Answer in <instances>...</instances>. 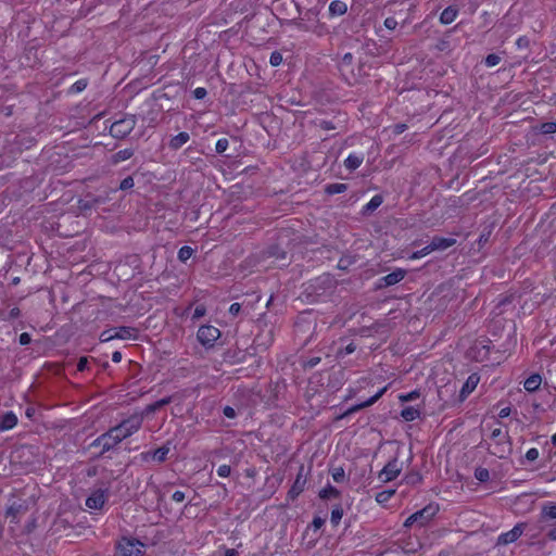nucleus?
<instances>
[{
  "instance_id": "a19ab883",
  "label": "nucleus",
  "mask_w": 556,
  "mask_h": 556,
  "mask_svg": "<svg viewBox=\"0 0 556 556\" xmlns=\"http://www.w3.org/2000/svg\"><path fill=\"white\" fill-rule=\"evenodd\" d=\"M269 63L271 66H279L282 63V54L278 51H274L270 54Z\"/></svg>"
},
{
  "instance_id": "6e6d98bb",
  "label": "nucleus",
  "mask_w": 556,
  "mask_h": 556,
  "mask_svg": "<svg viewBox=\"0 0 556 556\" xmlns=\"http://www.w3.org/2000/svg\"><path fill=\"white\" fill-rule=\"evenodd\" d=\"M407 126L406 124H396L393 126V134L401 135L406 130Z\"/></svg>"
},
{
  "instance_id": "bb28decb",
  "label": "nucleus",
  "mask_w": 556,
  "mask_h": 556,
  "mask_svg": "<svg viewBox=\"0 0 556 556\" xmlns=\"http://www.w3.org/2000/svg\"><path fill=\"white\" fill-rule=\"evenodd\" d=\"M172 402V396H167V397H163L152 404H149L147 407H146V413L147 414H151V413H154L156 412L157 409L162 408L163 406L165 405H168L169 403Z\"/></svg>"
},
{
  "instance_id": "7c9ffc66",
  "label": "nucleus",
  "mask_w": 556,
  "mask_h": 556,
  "mask_svg": "<svg viewBox=\"0 0 556 556\" xmlns=\"http://www.w3.org/2000/svg\"><path fill=\"white\" fill-rule=\"evenodd\" d=\"M542 516L548 519H556V504L549 503L542 507Z\"/></svg>"
},
{
  "instance_id": "13d9d810",
  "label": "nucleus",
  "mask_w": 556,
  "mask_h": 556,
  "mask_svg": "<svg viewBox=\"0 0 556 556\" xmlns=\"http://www.w3.org/2000/svg\"><path fill=\"white\" fill-rule=\"evenodd\" d=\"M355 350H356V345H355L354 343H352V342H351L350 344H348V345L344 348V350H342V351L340 352V354H345V355H348V354H352L353 352H355Z\"/></svg>"
},
{
  "instance_id": "8fccbe9b",
  "label": "nucleus",
  "mask_w": 556,
  "mask_h": 556,
  "mask_svg": "<svg viewBox=\"0 0 556 556\" xmlns=\"http://www.w3.org/2000/svg\"><path fill=\"white\" fill-rule=\"evenodd\" d=\"M172 498L174 502L181 503L186 498V494L182 491H176L173 493Z\"/></svg>"
},
{
  "instance_id": "37998d69",
  "label": "nucleus",
  "mask_w": 556,
  "mask_h": 556,
  "mask_svg": "<svg viewBox=\"0 0 556 556\" xmlns=\"http://www.w3.org/2000/svg\"><path fill=\"white\" fill-rule=\"evenodd\" d=\"M132 187H134V179L130 176H127L126 178H124L119 184L121 190H128Z\"/></svg>"
},
{
  "instance_id": "cd10ccee",
  "label": "nucleus",
  "mask_w": 556,
  "mask_h": 556,
  "mask_svg": "<svg viewBox=\"0 0 556 556\" xmlns=\"http://www.w3.org/2000/svg\"><path fill=\"white\" fill-rule=\"evenodd\" d=\"M132 155L134 151L131 149H124L116 152L113 159L115 163H119L129 160Z\"/></svg>"
},
{
  "instance_id": "f704fd0d",
  "label": "nucleus",
  "mask_w": 556,
  "mask_h": 556,
  "mask_svg": "<svg viewBox=\"0 0 556 556\" xmlns=\"http://www.w3.org/2000/svg\"><path fill=\"white\" fill-rule=\"evenodd\" d=\"M192 254H193L192 248H190L188 245H184L178 251V258L181 262H186L187 260H189L192 256Z\"/></svg>"
},
{
  "instance_id": "473e14b6",
  "label": "nucleus",
  "mask_w": 556,
  "mask_h": 556,
  "mask_svg": "<svg viewBox=\"0 0 556 556\" xmlns=\"http://www.w3.org/2000/svg\"><path fill=\"white\" fill-rule=\"evenodd\" d=\"M475 478L480 482H486L490 479V472L486 468L478 467L475 470Z\"/></svg>"
},
{
  "instance_id": "ddd939ff",
  "label": "nucleus",
  "mask_w": 556,
  "mask_h": 556,
  "mask_svg": "<svg viewBox=\"0 0 556 556\" xmlns=\"http://www.w3.org/2000/svg\"><path fill=\"white\" fill-rule=\"evenodd\" d=\"M387 389H388V387H383L382 389H380L375 395H372L367 401L351 406L339 418L340 419L345 418V417H348V416H350V415H352V414H354V413H356V412H358V410H361L363 408L371 406L372 404H375L384 394Z\"/></svg>"
},
{
  "instance_id": "6ab92c4d",
  "label": "nucleus",
  "mask_w": 556,
  "mask_h": 556,
  "mask_svg": "<svg viewBox=\"0 0 556 556\" xmlns=\"http://www.w3.org/2000/svg\"><path fill=\"white\" fill-rule=\"evenodd\" d=\"M190 140V135L187 131H181L178 135L170 138L168 147L172 150H178Z\"/></svg>"
},
{
  "instance_id": "2f4dec72",
  "label": "nucleus",
  "mask_w": 556,
  "mask_h": 556,
  "mask_svg": "<svg viewBox=\"0 0 556 556\" xmlns=\"http://www.w3.org/2000/svg\"><path fill=\"white\" fill-rule=\"evenodd\" d=\"M394 493H395L394 490H384V491L378 492L376 494V501L379 504H384L394 495Z\"/></svg>"
},
{
  "instance_id": "bf43d9fd",
  "label": "nucleus",
  "mask_w": 556,
  "mask_h": 556,
  "mask_svg": "<svg viewBox=\"0 0 556 556\" xmlns=\"http://www.w3.org/2000/svg\"><path fill=\"white\" fill-rule=\"evenodd\" d=\"M547 538L552 541H556V522L548 529Z\"/></svg>"
},
{
  "instance_id": "5701e85b",
  "label": "nucleus",
  "mask_w": 556,
  "mask_h": 556,
  "mask_svg": "<svg viewBox=\"0 0 556 556\" xmlns=\"http://www.w3.org/2000/svg\"><path fill=\"white\" fill-rule=\"evenodd\" d=\"M478 382H479V377L476 374L470 375L468 377V379L466 380V382L464 383L460 394L463 396H466L469 393H471L476 389Z\"/></svg>"
},
{
  "instance_id": "e2e57ef3",
  "label": "nucleus",
  "mask_w": 556,
  "mask_h": 556,
  "mask_svg": "<svg viewBox=\"0 0 556 556\" xmlns=\"http://www.w3.org/2000/svg\"><path fill=\"white\" fill-rule=\"evenodd\" d=\"M240 309L241 305L239 303H232L229 307V313L236 316L237 314H239Z\"/></svg>"
},
{
  "instance_id": "052dcab7",
  "label": "nucleus",
  "mask_w": 556,
  "mask_h": 556,
  "mask_svg": "<svg viewBox=\"0 0 556 556\" xmlns=\"http://www.w3.org/2000/svg\"><path fill=\"white\" fill-rule=\"evenodd\" d=\"M325 523V520L320 517H315L313 519V522H312V526L314 527V529H320L323 527V525Z\"/></svg>"
},
{
  "instance_id": "393cba45",
  "label": "nucleus",
  "mask_w": 556,
  "mask_h": 556,
  "mask_svg": "<svg viewBox=\"0 0 556 556\" xmlns=\"http://www.w3.org/2000/svg\"><path fill=\"white\" fill-rule=\"evenodd\" d=\"M419 416H420V410L413 406H407V407L403 408L401 412V417L405 421H413V420L419 418Z\"/></svg>"
},
{
  "instance_id": "864d4df0",
  "label": "nucleus",
  "mask_w": 556,
  "mask_h": 556,
  "mask_svg": "<svg viewBox=\"0 0 556 556\" xmlns=\"http://www.w3.org/2000/svg\"><path fill=\"white\" fill-rule=\"evenodd\" d=\"M88 365V358L87 357H80L77 363V370L84 371L87 368Z\"/></svg>"
},
{
  "instance_id": "c756f323",
  "label": "nucleus",
  "mask_w": 556,
  "mask_h": 556,
  "mask_svg": "<svg viewBox=\"0 0 556 556\" xmlns=\"http://www.w3.org/2000/svg\"><path fill=\"white\" fill-rule=\"evenodd\" d=\"M382 197L377 194L374 195L370 201L365 205L364 211L365 212H372L376 208H378L382 204Z\"/></svg>"
},
{
  "instance_id": "e433bc0d",
  "label": "nucleus",
  "mask_w": 556,
  "mask_h": 556,
  "mask_svg": "<svg viewBox=\"0 0 556 556\" xmlns=\"http://www.w3.org/2000/svg\"><path fill=\"white\" fill-rule=\"evenodd\" d=\"M332 479L336 482H342L345 479V472L342 467H337L331 471Z\"/></svg>"
},
{
  "instance_id": "9b49d317",
  "label": "nucleus",
  "mask_w": 556,
  "mask_h": 556,
  "mask_svg": "<svg viewBox=\"0 0 556 556\" xmlns=\"http://www.w3.org/2000/svg\"><path fill=\"white\" fill-rule=\"evenodd\" d=\"M525 529H526V523H523V522L517 523L511 530H509L505 533H502L497 538V544L498 545H507V544H510V543L517 541L522 535Z\"/></svg>"
},
{
  "instance_id": "680f3d73",
  "label": "nucleus",
  "mask_w": 556,
  "mask_h": 556,
  "mask_svg": "<svg viewBox=\"0 0 556 556\" xmlns=\"http://www.w3.org/2000/svg\"><path fill=\"white\" fill-rule=\"evenodd\" d=\"M224 415L227 418H235L236 417V410L232 407H230V406H226V407H224Z\"/></svg>"
},
{
  "instance_id": "39448f33",
  "label": "nucleus",
  "mask_w": 556,
  "mask_h": 556,
  "mask_svg": "<svg viewBox=\"0 0 556 556\" xmlns=\"http://www.w3.org/2000/svg\"><path fill=\"white\" fill-rule=\"evenodd\" d=\"M119 443L121 441L118 440V437L110 428L106 432L102 433L97 439H94L91 442L90 446L100 447V455H103L104 453L115 448Z\"/></svg>"
},
{
  "instance_id": "49530a36",
  "label": "nucleus",
  "mask_w": 556,
  "mask_h": 556,
  "mask_svg": "<svg viewBox=\"0 0 556 556\" xmlns=\"http://www.w3.org/2000/svg\"><path fill=\"white\" fill-rule=\"evenodd\" d=\"M206 314V308L204 305H198L195 308H194V312H193V316L192 318L193 319H199L201 317H203L204 315Z\"/></svg>"
},
{
  "instance_id": "b1692460",
  "label": "nucleus",
  "mask_w": 556,
  "mask_h": 556,
  "mask_svg": "<svg viewBox=\"0 0 556 556\" xmlns=\"http://www.w3.org/2000/svg\"><path fill=\"white\" fill-rule=\"evenodd\" d=\"M318 495L321 500L338 498L340 496V491L331 484H328L319 491Z\"/></svg>"
},
{
  "instance_id": "4d7b16f0",
  "label": "nucleus",
  "mask_w": 556,
  "mask_h": 556,
  "mask_svg": "<svg viewBox=\"0 0 556 556\" xmlns=\"http://www.w3.org/2000/svg\"><path fill=\"white\" fill-rule=\"evenodd\" d=\"M320 362V357H312L305 363V367L307 368H314L317 366Z\"/></svg>"
},
{
  "instance_id": "0eeeda50",
  "label": "nucleus",
  "mask_w": 556,
  "mask_h": 556,
  "mask_svg": "<svg viewBox=\"0 0 556 556\" xmlns=\"http://www.w3.org/2000/svg\"><path fill=\"white\" fill-rule=\"evenodd\" d=\"M219 337V329L212 325L201 326L197 333L198 341L207 349L213 348Z\"/></svg>"
},
{
  "instance_id": "412c9836",
  "label": "nucleus",
  "mask_w": 556,
  "mask_h": 556,
  "mask_svg": "<svg viewBox=\"0 0 556 556\" xmlns=\"http://www.w3.org/2000/svg\"><path fill=\"white\" fill-rule=\"evenodd\" d=\"M541 383L542 377L539 374H533L525 380L523 388L528 392H535L536 390H539Z\"/></svg>"
},
{
  "instance_id": "774afa93",
  "label": "nucleus",
  "mask_w": 556,
  "mask_h": 556,
  "mask_svg": "<svg viewBox=\"0 0 556 556\" xmlns=\"http://www.w3.org/2000/svg\"><path fill=\"white\" fill-rule=\"evenodd\" d=\"M225 556H239V553L233 548H229L226 549Z\"/></svg>"
},
{
  "instance_id": "4c0bfd02",
  "label": "nucleus",
  "mask_w": 556,
  "mask_h": 556,
  "mask_svg": "<svg viewBox=\"0 0 556 556\" xmlns=\"http://www.w3.org/2000/svg\"><path fill=\"white\" fill-rule=\"evenodd\" d=\"M500 62H501V56L495 53H491V54L486 55V58L484 60V63L488 67H493V66L497 65Z\"/></svg>"
},
{
  "instance_id": "58836bf2",
  "label": "nucleus",
  "mask_w": 556,
  "mask_h": 556,
  "mask_svg": "<svg viewBox=\"0 0 556 556\" xmlns=\"http://www.w3.org/2000/svg\"><path fill=\"white\" fill-rule=\"evenodd\" d=\"M87 80L86 79H79L73 86L71 87V91L74 93L81 92L87 87Z\"/></svg>"
},
{
  "instance_id": "4468645a",
  "label": "nucleus",
  "mask_w": 556,
  "mask_h": 556,
  "mask_svg": "<svg viewBox=\"0 0 556 556\" xmlns=\"http://www.w3.org/2000/svg\"><path fill=\"white\" fill-rule=\"evenodd\" d=\"M456 243L454 238L433 237L430 242V248L433 251H444Z\"/></svg>"
},
{
  "instance_id": "de8ad7c7",
  "label": "nucleus",
  "mask_w": 556,
  "mask_h": 556,
  "mask_svg": "<svg viewBox=\"0 0 556 556\" xmlns=\"http://www.w3.org/2000/svg\"><path fill=\"white\" fill-rule=\"evenodd\" d=\"M383 24L390 30H394L396 28V26L399 25L397 21L394 17H392V16L387 17L384 20Z\"/></svg>"
},
{
  "instance_id": "f3484780",
  "label": "nucleus",
  "mask_w": 556,
  "mask_h": 556,
  "mask_svg": "<svg viewBox=\"0 0 556 556\" xmlns=\"http://www.w3.org/2000/svg\"><path fill=\"white\" fill-rule=\"evenodd\" d=\"M328 10L330 17L342 16L348 12V4L341 0H333L330 2Z\"/></svg>"
},
{
  "instance_id": "7ed1b4c3",
  "label": "nucleus",
  "mask_w": 556,
  "mask_h": 556,
  "mask_svg": "<svg viewBox=\"0 0 556 556\" xmlns=\"http://www.w3.org/2000/svg\"><path fill=\"white\" fill-rule=\"evenodd\" d=\"M136 123L135 115H127L111 125L110 134L114 138L123 139L134 130Z\"/></svg>"
},
{
  "instance_id": "423d86ee",
  "label": "nucleus",
  "mask_w": 556,
  "mask_h": 556,
  "mask_svg": "<svg viewBox=\"0 0 556 556\" xmlns=\"http://www.w3.org/2000/svg\"><path fill=\"white\" fill-rule=\"evenodd\" d=\"M491 438L496 440L495 450L492 452L493 455L503 457L506 452H509L511 448L510 437L508 432H503L501 428H495Z\"/></svg>"
},
{
  "instance_id": "a211bd4d",
  "label": "nucleus",
  "mask_w": 556,
  "mask_h": 556,
  "mask_svg": "<svg viewBox=\"0 0 556 556\" xmlns=\"http://www.w3.org/2000/svg\"><path fill=\"white\" fill-rule=\"evenodd\" d=\"M406 271L404 269L397 268L392 273L383 276L381 281H383L384 286H393L404 279Z\"/></svg>"
},
{
  "instance_id": "f8f14e48",
  "label": "nucleus",
  "mask_w": 556,
  "mask_h": 556,
  "mask_svg": "<svg viewBox=\"0 0 556 556\" xmlns=\"http://www.w3.org/2000/svg\"><path fill=\"white\" fill-rule=\"evenodd\" d=\"M306 476L304 473V466L299 468L296 478L288 492V498L294 501L305 489Z\"/></svg>"
},
{
  "instance_id": "72a5a7b5",
  "label": "nucleus",
  "mask_w": 556,
  "mask_h": 556,
  "mask_svg": "<svg viewBox=\"0 0 556 556\" xmlns=\"http://www.w3.org/2000/svg\"><path fill=\"white\" fill-rule=\"evenodd\" d=\"M540 132L543 135H551L556 132V123L555 122H546L541 124Z\"/></svg>"
},
{
  "instance_id": "79ce46f5",
  "label": "nucleus",
  "mask_w": 556,
  "mask_h": 556,
  "mask_svg": "<svg viewBox=\"0 0 556 556\" xmlns=\"http://www.w3.org/2000/svg\"><path fill=\"white\" fill-rule=\"evenodd\" d=\"M419 397V392L418 391H412V392H408L406 394H401L399 396L400 401L401 402H409V401H414L416 399Z\"/></svg>"
},
{
  "instance_id": "c03bdc74",
  "label": "nucleus",
  "mask_w": 556,
  "mask_h": 556,
  "mask_svg": "<svg viewBox=\"0 0 556 556\" xmlns=\"http://www.w3.org/2000/svg\"><path fill=\"white\" fill-rule=\"evenodd\" d=\"M539 450L535 448V447H532L530 450L527 451L526 453V458L529 460V462H534L539 458Z\"/></svg>"
},
{
  "instance_id": "338daca9",
  "label": "nucleus",
  "mask_w": 556,
  "mask_h": 556,
  "mask_svg": "<svg viewBox=\"0 0 556 556\" xmlns=\"http://www.w3.org/2000/svg\"><path fill=\"white\" fill-rule=\"evenodd\" d=\"M112 361L114 363H119L122 361V353L119 351H115L113 354H112Z\"/></svg>"
},
{
  "instance_id": "603ef678",
  "label": "nucleus",
  "mask_w": 556,
  "mask_h": 556,
  "mask_svg": "<svg viewBox=\"0 0 556 556\" xmlns=\"http://www.w3.org/2000/svg\"><path fill=\"white\" fill-rule=\"evenodd\" d=\"M319 127L324 130H332L336 129V126L330 121H320Z\"/></svg>"
},
{
  "instance_id": "a18cd8bd",
  "label": "nucleus",
  "mask_w": 556,
  "mask_h": 556,
  "mask_svg": "<svg viewBox=\"0 0 556 556\" xmlns=\"http://www.w3.org/2000/svg\"><path fill=\"white\" fill-rule=\"evenodd\" d=\"M230 472H231V468L229 465H220L217 468V475L219 477H223V478L229 477Z\"/></svg>"
},
{
  "instance_id": "20e7f679",
  "label": "nucleus",
  "mask_w": 556,
  "mask_h": 556,
  "mask_svg": "<svg viewBox=\"0 0 556 556\" xmlns=\"http://www.w3.org/2000/svg\"><path fill=\"white\" fill-rule=\"evenodd\" d=\"M116 548L121 556H141L144 544L134 538H122Z\"/></svg>"
},
{
  "instance_id": "1a4fd4ad",
  "label": "nucleus",
  "mask_w": 556,
  "mask_h": 556,
  "mask_svg": "<svg viewBox=\"0 0 556 556\" xmlns=\"http://www.w3.org/2000/svg\"><path fill=\"white\" fill-rule=\"evenodd\" d=\"M109 497V488L93 490L86 500V506L90 509H101Z\"/></svg>"
},
{
  "instance_id": "6e6552de",
  "label": "nucleus",
  "mask_w": 556,
  "mask_h": 556,
  "mask_svg": "<svg viewBox=\"0 0 556 556\" xmlns=\"http://www.w3.org/2000/svg\"><path fill=\"white\" fill-rule=\"evenodd\" d=\"M135 332L136 330L131 327H118L114 329H108L100 334V340L102 342H108L113 339H130L135 337Z\"/></svg>"
},
{
  "instance_id": "69168bd1",
  "label": "nucleus",
  "mask_w": 556,
  "mask_h": 556,
  "mask_svg": "<svg viewBox=\"0 0 556 556\" xmlns=\"http://www.w3.org/2000/svg\"><path fill=\"white\" fill-rule=\"evenodd\" d=\"M509 415H510V407H508V406H507V407L502 408V409L500 410V413H498V417H500V418H506V417H508Z\"/></svg>"
},
{
  "instance_id": "ea45409f",
  "label": "nucleus",
  "mask_w": 556,
  "mask_h": 556,
  "mask_svg": "<svg viewBox=\"0 0 556 556\" xmlns=\"http://www.w3.org/2000/svg\"><path fill=\"white\" fill-rule=\"evenodd\" d=\"M228 146H229L228 139L220 138L216 142L215 150L217 153L222 154L227 150Z\"/></svg>"
},
{
  "instance_id": "c85d7f7f",
  "label": "nucleus",
  "mask_w": 556,
  "mask_h": 556,
  "mask_svg": "<svg viewBox=\"0 0 556 556\" xmlns=\"http://www.w3.org/2000/svg\"><path fill=\"white\" fill-rule=\"evenodd\" d=\"M343 516V508L341 505H337L331 510L330 521L336 527L340 523Z\"/></svg>"
},
{
  "instance_id": "0e129e2a",
  "label": "nucleus",
  "mask_w": 556,
  "mask_h": 556,
  "mask_svg": "<svg viewBox=\"0 0 556 556\" xmlns=\"http://www.w3.org/2000/svg\"><path fill=\"white\" fill-rule=\"evenodd\" d=\"M353 55L351 53H345L342 58V65H350L352 63Z\"/></svg>"
},
{
  "instance_id": "f03ea898",
  "label": "nucleus",
  "mask_w": 556,
  "mask_h": 556,
  "mask_svg": "<svg viewBox=\"0 0 556 556\" xmlns=\"http://www.w3.org/2000/svg\"><path fill=\"white\" fill-rule=\"evenodd\" d=\"M439 508L437 505H427L422 509L412 514L405 521V528H412L413 526H418L419 528L427 526L430 520L435 516Z\"/></svg>"
},
{
  "instance_id": "3c124183",
  "label": "nucleus",
  "mask_w": 556,
  "mask_h": 556,
  "mask_svg": "<svg viewBox=\"0 0 556 556\" xmlns=\"http://www.w3.org/2000/svg\"><path fill=\"white\" fill-rule=\"evenodd\" d=\"M30 341H31V338H30L29 333L23 332L20 334L18 342L21 345H27L30 343Z\"/></svg>"
},
{
  "instance_id": "aec40b11",
  "label": "nucleus",
  "mask_w": 556,
  "mask_h": 556,
  "mask_svg": "<svg viewBox=\"0 0 556 556\" xmlns=\"http://www.w3.org/2000/svg\"><path fill=\"white\" fill-rule=\"evenodd\" d=\"M364 162V154L363 153H351L345 160H344V166L349 170H355L358 168L362 163Z\"/></svg>"
},
{
  "instance_id": "2eb2a0df",
  "label": "nucleus",
  "mask_w": 556,
  "mask_h": 556,
  "mask_svg": "<svg viewBox=\"0 0 556 556\" xmlns=\"http://www.w3.org/2000/svg\"><path fill=\"white\" fill-rule=\"evenodd\" d=\"M169 451L170 450L167 445H163V446L156 448L154 452L143 453V454H141V456L144 460H147V459H149V457H151L152 459H154L159 463H163L166 460Z\"/></svg>"
},
{
  "instance_id": "a878e982",
  "label": "nucleus",
  "mask_w": 556,
  "mask_h": 556,
  "mask_svg": "<svg viewBox=\"0 0 556 556\" xmlns=\"http://www.w3.org/2000/svg\"><path fill=\"white\" fill-rule=\"evenodd\" d=\"M348 190V185L346 184H341V182H336V184H329L325 187V192L327 194H338V193H343Z\"/></svg>"
},
{
  "instance_id": "4be33fe9",
  "label": "nucleus",
  "mask_w": 556,
  "mask_h": 556,
  "mask_svg": "<svg viewBox=\"0 0 556 556\" xmlns=\"http://www.w3.org/2000/svg\"><path fill=\"white\" fill-rule=\"evenodd\" d=\"M458 10L455 7H447L445 8L441 15H440V22L444 25H448L455 21L457 17Z\"/></svg>"
},
{
  "instance_id": "c9c22d12",
  "label": "nucleus",
  "mask_w": 556,
  "mask_h": 556,
  "mask_svg": "<svg viewBox=\"0 0 556 556\" xmlns=\"http://www.w3.org/2000/svg\"><path fill=\"white\" fill-rule=\"evenodd\" d=\"M432 252L431 248H430V243L427 244L425 248H422L421 250H418V251H415L412 255H410V260H417V258H421L428 254H430Z\"/></svg>"
},
{
  "instance_id": "dca6fc26",
  "label": "nucleus",
  "mask_w": 556,
  "mask_h": 556,
  "mask_svg": "<svg viewBox=\"0 0 556 556\" xmlns=\"http://www.w3.org/2000/svg\"><path fill=\"white\" fill-rule=\"evenodd\" d=\"M17 424V417L13 412H7L0 416V431H7L14 428Z\"/></svg>"
},
{
  "instance_id": "5fc2aeb1",
  "label": "nucleus",
  "mask_w": 556,
  "mask_h": 556,
  "mask_svg": "<svg viewBox=\"0 0 556 556\" xmlns=\"http://www.w3.org/2000/svg\"><path fill=\"white\" fill-rule=\"evenodd\" d=\"M21 315V311L18 307H13L9 314H8V317H5L4 319H15L17 317H20Z\"/></svg>"
},
{
  "instance_id": "09e8293b",
  "label": "nucleus",
  "mask_w": 556,
  "mask_h": 556,
  "mask_svg": "<svg viewBox=\"0 0 556 556\" xmlns=\"http://www.w3.org/2000/svg\"><path fill=\"white\" fill-rule=\"evenodd\" d=\"M207 91L203 87H198L193 90V97L198 100H202L206 97Z\"/></svg>"
},
{
  "instance_id": "f257e3e1",
  "label": "nucleus",
  "mask_w": 556,
  "mask_h": 556,
  "mask_svg": "<svg viewBox=\"0 0 556 556\" xmlns=\"http://www.w3.org/2000/svg\"><path fill=\"white\" fill-rule=\"evenodd\" d=\"M143 422V417L141 415H132L127 419L121 421L117 426L112 427V431L118 437V440L122 442L125 439L129 438L141 428Z\"/></svg>"
},
{
  "instance_id": "9d476101",
  "label": "nucleus",
  "mask_w": 556,
  "mask_h": 556,
  "mask_svg": "<svg viewBox=\"0 0 556 556\" xmlns=\"http://www.w3.org/2000/svg\"><path fill=\"white\" fill-rule=\"evenodd\" d=\"M402 471V464L397 458L390 460L379 472V479L383 482H389L397 478Z\"/></svg>"
}]
</instances>
